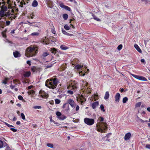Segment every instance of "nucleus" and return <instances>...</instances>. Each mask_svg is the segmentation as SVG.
I'll use <instances>...</instances> for the list:
<instances>
[{
    "instance_id": "393cba45",
    "label": "nucleus",
    "mask_w": 150,
    "mask_h": 150,
    "mask_svg": "<svg viewBox=\"0 0 150 150\" xmlns=\"http://www.w3.org/2000/svg\"><path fill=\"white\" fill-rule=\"evenodd\" d=\"M109 94L108 91H106L105 92V93L104 96V98L105 100L109 98Z\"/></svg>"
},
{
    "instance_id": "4c0bfd02",
    "label": "nucleus",
    "mask_w": 150,
    "mask_h": 150,
    "mask_svg": "<svg viewBox=\"0 0 150 150\" xmlns=\"http://www.w3.org/2000/svg\"><path fill=\"white\" fill-rule=\"evenodd\" d=\"M23 5H25V1H24V0H23V1L21 2L20 5L21 7H22L23 6Z\"/></svg>"
},
{
    "instance_id": "c03bdc74",
    "label": "nucleus",
    "mask_w": 150,
    "mask_h": 150,
    "mask_svg": "<svg viewBox=\"0 0 150 150\" xmlns=\"http://www.w3.org/2000/svg\"><path fill=\"white\" fill-rule=\"evenodd\" d=\"M122 45L121 44H120L118 45V46L117 47V48L118 50H120L122 49Z\"/></svg>"
},
{
    "instance_id": "6ab92c4d",
    "label": "nucleus",
    "mask_w": 150,
    "mask_h": 150,
    "mask_svg": "<svg viewBox=\"0 0 150 150\" xmlns=\"http://www.w3.org/2000/svg\"><path fill=\"white\" fill-rule=\"evenodd\" d=\"M80 100V101L81 102V104H82L84 102L85 100V99L83 98V96H81L79 98L77 99V100L78 101H79Z\"/></svg>"
},
{
    "instance_id": "13d9d810",
    "label": "nucleus",
    "mask_w": 150,
    "mask_h": 150,
    "mask_svg": "<svg viewBox=\"0 0 150 150\" xmlns=\"http://www.w3.org/2000/svg\"><path fill=\"white\" fill-rule=\"evenodd\" d=\"M146 148L150 149V144H147L146 146Z\"/></svg>"
},
{
    "instance_id": "473e14b6",
    "label": "nucleus",
    "mask_w": 150,
    "mask_h": 150,
    "mask_svg": "<svg viewBox=\"0 0 150 150\" xmlns=\"http://www.w3.org/2000/svg\"><path fill=\"white\" fill-rule=\"evenodd\" d=\"M50 51L52 53L55 54L56 53V49L55 48H51V49Z\"/></svg>"
},
{
    "instance_id": "b1692460",
    "label": "nucleus",
    "mask_w": 150,
    "mask_h": 150,
    "mask_svg": "<svg viewBox=\"0 0 150 150\" xmlns=\"http://www.w3.org/2000/svg\"><path fill=\"white\" fill-rule=\"evenodd\" d=\"M8 18V19L10 20V21H6L5 23H4V24H5V26L9 25L11 23V22L12 21H11L9 19V18Z\"/></svg>"
},
{
    "instance_id": "c756f323",
    "label": "nucleus",
    "mask_w": 150,
    "mask_h": 150,
    "mask_svg": "<svg viewBox=\"0 0 150 150\" xmlns=\"http://www.w3.org/2000/svg\"><path fill=\"white\" fill-rule=\"evenodd\" d=\"M64 27L65 30H69L70 27V26H69L67 24H66L64 25Z\"/></svg>"
},
{
    "instance_id": "1a4fd4ad",
    "label": "nucleus",
    "mask_w": 150,
    "mask_h": 150,
    "mask_svg": "<svg viewBox=\"0 0 150 150\" xmlns=\"http://www.w3.org/2000/svg\"><path fill=\"white\" fill-rule=\"evenodd\" d=\"M77 86L76 84H71L68 87V88L70 89L75 91L77 89Z\"/></svg>"
},
{
    "instance_id": "69168bd1",
    "label": "nucleus",
    "mask_w": 150,
    "mask_h": 150,
    "mask_svg": "<svg viewBox=\"0 0 150 150\" xmlns=\"http://www.w3.org/2000/svg\"><path fill=\"white\" fill-rule=\"evenodd\" d=\"M70 27H71L73 29H74L75 28L74 26L73 25L70 24Z\"/></svg>"
},
{
    "instance_id": "3c124183",
    "label": "nucleus",
    "mask_w": 150,
    "mask_h": 150,
    "mask_svg": "<svg viewBox=\"0 0 150 150\" xmlns=\"http://www.w3.org/2000/svg\"><path fill=\"white\" fill-rule=\"evenodd\" d=\"M32 35H35L37 36L39 35V33H33L31 34Z\"/></svg>"
},
{
    "instance_id": "603ef678",
    "label": "nucleus",
    "mask_w": 150,
    "mask_h": 150,
    "mask_svg": "<svg viewBox=\"0 0 150 150\" xmlns=\"http://www.w3.org/2000/svg\"><path fill=\"white\" fill-rule=\"evenodd\" d=\"M33 108L35 109H40L41 107L40 106H34Z\"/></svg>"
},
{
    "instance_id": "a211bd4d",
    "label": "nucleus",
    "mask_w": 150,
    "mask_h": 150,
    "mask_svg": "<svg viewBox=\"0 0 150 150\" xmlns=\"http://www.w3.org/2000/svg\"><path fill=\"white\" fill-rule=\"evenodd\" d=\"M99 103L98 101H96L93 103L91 106L93 109H95L96 107L98 105Z\"/></svg>"
},
{
    "instance_id": "39448f33",
    "label": "nucleus",
    "mask_w": 150,
    "mask_h": 150,
    "mask_svg": "<svg viewBox=\"0 0 150 150\" xmlns=\"http://www.w3.org/2000/svg\"><path fill=\"white\" fill-rule=\"evenodd\" d=\"M84 122L86 124L91 126L94 123L95 120L93 119L86 117L84 119Z\"/></svg>"
},
{
    "instance_id": "2eb2a0df",
    "label": "nucleus",
    "mask_w": 150,
    "mask_h": 150,
    "mask_svg": "<svg viewBox=\"0 0 150 150\" xmlns=\"http://www.w3.org/2000/svg\"><path fill=\"white\" fill-rule=\"evenodd\" d=\"M131 134L130 132H128L126 133L124 137L125 140H129L131 137Z\"/></svg>"
},
{
    "instance_id": "de8ad7c7",
    "label": "nucleus",
    "mask_w": 150,
    "mask_h": 150,
    "mask_svg": "<svg viewBox=\"0 0 150 150\" xmlns=\"http://www.w3.org/2000/svg\"><path fill=\"white\" fill-rule=\"evenodd\" d=\"M4 123L7 126L11 128V127H13L12 125H10L6 122H5Z\"/></svg>"
},
{
    "instance_id": "2f4dec72",
    "label": "nucleus",
    "mask_w": 150,
    "mask_h": 150,
    "mask_svg": "<svg viewBox=\"0 0 150 150\" xmlns=\"http://www.w3.org/2000/svg\"><path fill=\"white\" fill-rule=\"evenodd\" d=\"M24 77V79L25 78L26 79V78H27L28 77V72L27 71L25 72L23 74Z\"/></svg>"
},
{
    "instance_id": "412c9836",
    "label": "nucleus",
    "mask_w": 150,
    "mask_h": 150,
    "mask_svg": "<svg viewBox=\"0 0 150 150\" xmlns=\"http://www.w3.org/2000/svg\"><path fill=\"white\" fill-rule=\"evenodd\" d=\"M81 83L82 85V86L83 88H86V86L87 85V83L86 82L84 81L83 80H82V83Z\"/></svg>"
},
{
    "instance_id": "5701e85b",
    "label": "nucleus",
    "mask_w": 150,
    "mask_h": 150,
    "mask_svg": "<svg viewBox=\"0 0 150 150\" xmlns=\"http://www.w3.org/2000/svg\"><path fill=\"white\" fill-rule=\"evenodd\" d=\"M49 54L47 52H44L42 54L41 57L42 58H44V57L47 56Z\"/></svg>"
},
{
    "instance_id": "a878e982",
    "label": "nucleus",
    "mask_w": 150,
    "mask_h": 150,
    "mask_svg": "<svg viewBox=\"0 0 150 150\" xmlns=\"http://www.w3.org/2000/svg\"><path fill=\"white\" fill-rule=\"evenodd\" d=\"M60 48L62 50H66L69 48L68 47H67L64 45H61L60 46Z\"/></svg>"
},
{
    "instance_id": "680f3d73",
    "label": "nucleus",
    "mask_w": 150,
    "mask_h": 150,
    "mask_svg": "<svg viewBox=\"0 0 150 150\" xmlns=\"http://www.w3.org/2000/svg\"><path fill=\"white\" fill-rule=\"evenodd\" d=\"M141 119L139 117H138V116H137V118H136V120L137 122H139L140 121Z\"/></svg>"
},
{
    "instance_id": "9d476101",
    "label": "nucleus",
    "mask_w": 150,
    "mask_h": 150,
    "mask_svg": "<svg viewBox=\"0 0 150 150\" xmlns=\"http://www.w3.org/2000/svg\"><path fill=\"white\" fill-rule=\"evenodd\" d=\"M67 103L69 104L72 108H74L76 105L74 101L72 99H69L67 100Z\"/></svg>"
},
{
    "instance_id": "f257e3e1",
    "label": "nucleus",
    "mask_w": 150,
    "mask_h": 150,
    "mask_svg": "<svg viewBox=\"0 0 150 150\" xmlns=\"http://www.w3.org/2000/svg\"><path fill=\"white\" fill-rule=\"evenodd\" d=\"M98 122L96 127L97 130L101 132H105V131L107 129V125L104 121V118L102 117H100L97 120Z\"/></svg>"
},
{
    "instance_id": "c85d7f7f",
    "label": "nucleus",
    "mask_w": 150,
    "mask_h": 150,
    "mask_svg": "<svg viewBox=\"0 0 150 150\" xmlns=\"http://www.w3.org/2000/svg\"><path fill=\"white\" fill-rule=\"evenodd\" d=\"M58 118L60 120H64L66 118V117L64 115H61Z\"/></svg>"
},
{
    "instance_id": "6e6552de",
    "label": "nucleus",
    "mask_w": 150,
    "mask_h": 150,
    "mask_svg": "<svg viewBox=\"0 0 150 150\" xmlns=\"http://www.w3.org/2000/svg\"><path fill=\"white\" fill-rule=\"evenodd\" d=\"M34 88V87L33 86H29V94H31L33 97H34L35 95Z\"/></svg>"
},
{
    "instance_id": "c9c22d12",
    "label": "nucleus",
    "mask_w": 150,
    "mask_h": 150,
    "mask_svg": "<svg viewBox=\"0 0 150 150\" xmlns=\"http://www.w3.org/2000/svg\"><path fill=\"white\" fill-rule=\"evenodd\" d=\"M28 47L27 48L25 51V54L26 57H28Z\"/></svg>"
},
{
    "instance_id": "7c9ffc66",
    "label": "nucleus",
    "mask_w": 150,
    "mask_h": 150,
    "mask_svg": "<svg viewBox=\"0 0 150 150\" xmlns=\"http://www.w3.org/2000/svg\"><path fill=\"white\" fill-rule=\"evenodd\" d=\"M68 15L67 14L65 13L63 15V17L65 20H67L68 18Z\"/></svg>"
},
{
    "instance_id": "a19ab883",
    "label": "nucleus",
    "mask_w": 150,
    "mask_h": 150,
    "mask_svg": "<svg viewBox=\"0 0 150 150\" xmlns=\"http://www.w3.org/2000/svg\"><path fill=\"white\" fill-rule=\"evenodd\" d=\"M34 16L35 15L34 13H32L30 14V16H29V19L30 18H31V19H33Z\"/></svg>"
},
{
    "instance_id": "0e129e2a",
    "label": "nucleus",
    "mask_w": 150,
    "mask_h": 150,
    "mask_svg": "<svg viewBox=\"0 0 150 150\" xmlns=\"http://www.w3.org/2000/svg\"><path fill=\"white\" fill-rule=\"evenodd\" d=\"M52 66V64L51 65H47L46 67V68H49L51 67Z\"/></svg>"
},
{
    "instance_id": "864d4df0",
    "label": "nucleus",
    "mask_w": 150,
    "mask_h": 150,
    "mask_svg": "<svg viewBox=\"0 0 150 150\" xmlns=\"http://www.w3.org/2000/svg\"><path fill=\"white\" fill-rule=\"evenodd\" d=\"M93 18L96 20L97 21H100V19L98 18L97 17H96V16H94L93 17Z\"/></svg>"
},
{
    "instance_id": "aec40b11",
    "label": "nucleus",
    "mask_w": 150,
    "mask_h": 150,
    "mask_svg": "<svg viewBox=\"0 0 150 150\" xmlns=\"http://www.w3.org/2000/svg\"><path fill=\"white\" fill-rule=\"evenodd\" d=\"M134 46L138 52L140 53H142V51L137 45L135 44L134 45Z\"/></svg>"
},
{
    "instance_id": "f8f14e48",
    "label": "nucleus",
    "mask_w": 150,
    "mask_h": 150,
    "mask_svg": "<svg viewBox=\"0 0 150 150\" xmlns=\"http://www.w3.org/2000/svg\"><path fill=\"white\" fill-rule=\"evenodd\" d=\"M45 2L48 6L50 8H52L54 6L53 2L50 0H45Z\"/></svg>"
},
{
    "instance_id": "4468645a",
    "label": "nucleus",
    "mask_w": 150,
    "mask_h": 150,
    "mask_svg": "<svg viewBox=\"0 0 150 150\" xmlns=\"http://www.w3.org/2000/svg\"><path fill=\"white\" fill-rule=\"evenodd\" d=\"M63 108L65 110L67 111H69L70 109L69 108V105L68 103H65L64 104Z\"/></svg>"
},
{
    "instance_id": "423d86ee",
    "label": "nucleus",
    "mask_w": 150,
    "mask_h": 150,
    "mask_svg": "<svg viewBox=\"0 0 150 150\" xmlns=\"http://www.w3.org/2000/svg\"><path fill=\"white\" fill-rule=\"evenodd\" d=\"M39 94L41 97L45 99L49 97L48 92L42 90H41L40 91Z\"/></svg>"
},
{
    "instance_id": "4d7b16f0",
    "label": "nucleus",
    "mask_w": 150,
    "mask_h": 150,
    "mask_svg": "<svg viewBox=\"0 0 150 150\" xmlns=\"http://www.w3.org/2000/svg\"><path fill=\"white\" fill-rule=\"evenodd\" d=\"M141 62L143 63L144 64H145L146 63L144 59H142L141 60Z\"/></svg>"
},
{
    "instance_id": "774afa93",
    "label": "nucleus",
    "mask_w": 150,
    "mask_h": 150,
    "mask_svg": "<svg viewBox=\"0 0 150 150\" xmlns=\"http://www.w3.org/2000/svg\"><path fill=\"white\" fill-rule=\"evenodd\" d=\"M6 42H7L9 43H12V42L11 41L8 40L7 39H6Z\"/></svg>"
},
{
    "instance_id": "4be33fe9",
    "label": "nucleus",
    "mask_w": 150,
    "mask_h": 150,
    "mask_svg": "<svg viewBox=\"0 0 150 150\" xmlns=\"http://www.w3.org/2000/svg\"><path fill=\"white\" fill-rule=\"evenodd\" d=\"M38 5V2L36 0H34L32 3V6L33 7H37Z\"/></svg>"
},
{
    "instance_id": "8fccbe9b",
    "label": "nucleus",
    "mask_w": 150,
    "mask_h": 150,
    "mask_svg": "<svg viewBox=\"0 0 150 150\" xmlns=\"http://www.w3.org/2000/svg\"><path fill=\"white\" fill-rule=\"evenodd\" d=\"M21 117L22 118L23 120H25V116L24 115V114L23 113H21Z\"/></svg>"
},
{
    "instance_id": "49530a36",
    "label": "nucleus",
    "mask_w": 150,
    "mask_h": 150,
    "mask_svg": "<svg viewBox=\"0 0 150 150\" xmlns=\"http://www.w3.org/2000/svg\"><path fill=\"white\" fill-rule=\"evenodd\" d=\"M47 146L49 147L50 148H52L53 147V145L52 144L48 143L47 144Z\"/></svg>"
},
{
    "instance_id": "f03ea898",
    "label": "nucleus",
    "mask_w": 150,
    "mask_h": 150,
    "mask_svg": "<svg viewBox=\"0 0 150 150\" xmlns=\"http://www.w3.org/2000/svg\"><path fill=\"white\" fill-rule=\"evenodd\" d=\"M58 80L55 77H53L46 80L45 86L50 88L54 89L56 88L57 85Z\"/></svg>"
},
{
    "instance_id": "cd10ccee",
    "label": "nucleus",
    "mask_w": 150,
    "mask_h": 150,
    "mask_svg": "<svg viewBox=\"0 0 150 150\" xmlns=\"http://www.w3.org/2000/svg\"><path fill=\"white\" fill-rule=\"evenodd\" d=\"M4 22L0 21V28H3L5 27V24H4Z\"/></svg>"
},
{
    "instance_id": "ddd939ff",
    "label": "nucleus",
    "mask_w": 150,
    "mask_h": 150,
    "mask_svg": "<svg viewBox=\"0 0 150 150\" xmlns=\"http://www.w3.org/2000/svg\"><path fill=\"white\" fill-rule=\"evenodd\" d=\"M120 98V94L119 93H117L115 96V102L116 103H119Z\"/></svg>"
},
{
    "instance_id": "ea45409f",
    "label": "nucleus",
    "mask_w": 150,
    "mask_h": 150,
    "mask_svg": "<svg viewBox=\"0 0 150 150\" xmlns=\"http://www.w3.org/2000/svg\"><path fill=\"white\" fill-rule=\"evenodd\" d=\"M142 104V103L141 102H139L137 103L135 105L136 107H139Z\"/></svg>"
},
{
    "instance_id": "79ce46f5",
    "label": "nucleus",
    "mask_w": 150,
    "mask_h": 150,
    "mask_svg": "<svg viewBox=\"0 0 150 150\" xmlns=\"http://www.w3.org/2000/svg\"><path fill=\"white\" fill-rule=\"evenodd\" d=\"M4 146L3 142L1 140H0V148H2Z\"/></svg>"
},
{
    "instance_id": "58836bf2",
    "label": "nucleus",
    "mask_w": 150,
    "mask_h": 150,
    "mask_svg": "<svg viewBox=\"0 0 150 150\" xmlns=\"http://www.w3.org/2000/svg\"><path fill=\"white\" fill-rule=\"evenodd\" d=\"M55 103L56 104H59L60 102V100L58 99H56L55 100Z\"/></svg>"
},
{
    "instance_id": "9b49d317",
    "label": "nucleus",
    "mask_w": 150,
    "mask_h": 150,
    "mask_svg": "<svg viewBox=\"0 0 150 150\" xmlns=\"http://www.w3.org/2000/svg\"><path fill=\"white\" fill-rule=\"evenodd\" d=\"M59 6L62 8H64L69 11H71V9L70 7L64 5L63 3L60 4H59Z\"/></svg>"
},
{
    "instance_id": "7ed1b4c3",
    "label": "nucleus",
    "mask_w": 150,
    "mask_h": 150,
    "mask_svg": "<svg viewBox=\"0 0 150 150\" xmlns=\"http://www.w3.org/2000/svg\"><path fill=\"white\" fill-rule=\"evenodd\" d=\"M11 12L10 10H8L6 13H5V11L3 10L0 11V16L1 17H4L5 20H6V18H9L11 21H12L13 19H14L16 17L15 15H14L13 13L11 14V12L13 13L14 10L12 8H11Z\"/></svg>"
},
{
    "instance_id": "052dcab7",
    "label": "nucleus",
    "mask_w": 150,
    "mask_h": 150,
    "mask_svg": "<svg viewBox=\"0 0 150 150\" xmlns=\"http://www.w3.org/2000/svg\"><path fill=\"white\" fill-rule=\"evenodd\" d=\"M148 121L147 120L144 121V120H143L142 119H141V120H140V121H139V122H141L142 123H144L145 122H147Z\"/></svg>"
},
{
    "instance_id": "5fc2aeb1",
    "label": "nucleus",
    "mask_w": 150,
    "mask_h": 150,
    "mask_svg": "<svg viewBox=\"0 0 150 150\" xmlns=\"http://www.w3.org/2000/svg\"><path fill=\"white\" fill-rule=\"evenodd\" d=\"M18 98L19 100H22L23 99V97L22 96H20V95L19 96H18Z\"/></svg>"
},
{
    "instance_id": "e2e57ef3",
    "label": "nucleus",
    "mask_w": 150,
    "mask_h": 150,
    "mask_svg": "<svg viewBox=\"0 0 150 150\" xmlns=\"http://www.w3.org/2000/svg\"><path fill=\"white\" fill-rule=\"evenodd\" d=\"M11 129L12 131H13L14 132H15L17 131V129H14V128H12L11 127Z\"/></svg>"
},
{
    "instance_id": "09e8293b",
    "label": "nucleus",
    "mask_w": 150,
    "mask_h": 150,
    "mask_svg": "<svg viewBox=\"0 0 150 150\" xmlns=\"http://www.w3.org/2000/svg\"><path fill=\"white\" fill-rule=\"evenodd\" d=\"M31 70L33 72H34L36 71V68L35 67H33L31 68Z\"/></svg>"
},
{
    "instance_id": "0eeeda50",
    "label": "nucleus",
    "mask_w": 150,
    "mask_h": 150,
    "mask_svg": "<svg viewBox=\"0 0 150 150\" xmlns=\"http://www.w3.org/2000/svg\"><path fill=\"white\" fill-rule=\"evenodd\" d=\"M131 75L136 79L138 80L146 81L147 79L145 77L137 75L135 74H131Z\"/></svg>"
},
{
    "instance_id": "72a5a7b5",
    "label": "nucleus",
    "mask_w": 150,
    "mask_h": 150,
    "mask_svg": "<svg viewBox=\"0 0 150 150\" xmlns=\"http://www.w3.org/2000/svg\"><path fill=\"white\" fill-rule=\"evenodd\" d=\"M104 108L103 105L102 104L100 105V109L103 112H104L105 111V110L104 109Z\"/></svg>"
},
{
    "instance_id": "f704fd0d",
    "label": "nucleus",
    "mask_w": 150,
    "mask_h": 150,
    "mask_svg": "<svg viewBox=\"0 0 150 150\" xmlns=\"http://www.w3.org/2000/svg\"><path fill=\"white\" fill-rule=\"evenodd\" d=\"M51 32L53 34H56V32L55 30L54 27L53 26L52 28L51 29Z\"/></svg>"
},
{
    "instance_id": "e433bc0d",
    "label": "nucleus",
    "mask_w": 150,
    "mask_h": 150,
    "mask_svg": "<svg viewBox=\"0 0 150 150\" xmlns=\"http://www.w3.org/2000/svg\"><path fill=\"white\" fill-rule=\"evenodd\" d=\"M128 100V98L127 97L124 98L122 100V102L123 103H125Z\"/></svg>"
},
{
    "instance_id": "f3484780",
    "label": "nucleus",
    "mask_w": 150,
    "mask_h": 150,
    "mask_svg": "<svg viewBox=\"0 0 150 150\" xmlns=\"http://www.w3.org/2000/svg\"><path fill=\"white\" fill-rule=\"evenodd\" d=\"M13 54L14 57L16 58L20 57L21 56V54L20 53L17 51L13 52Z\"/></svg>"
},
{
    "instance_id": "bf43d9fd",
    "label": "nucleus",
    "mask_w": 150,
    "mask_h": 150,
    "mask_svg": "<svg viewBox=\"0 0 150 150\" xmlns=\"http://www.w3.org/2000/svg\"><path fill=\"white\" fill-rule=\"evenodd\" d=\"M79 105H77L76 106V109H75V110L76 111H78L79 110Z\"/></svg>"
},
{
    "instance_id": "37998d69",
    "label": "nucleus",
    "mask_w": 150,
    "mask_h": 150,
    "mask_svg": "<svg viewBox=\"0 0 150 150\" xmlns=\"http://www.w3.org/2000/svg\"><path fill=\"white\" fill-rule=\"evenodd\" d=\"M8 80V78H5L4 80L3 81L2 83L4 84H6L7 83V81Z\"/></svg>"
},
{
    "instance_id": "dca6fc26",
    "label": "nucleus",
    "mask_w": 150,
    "mask_h": 150,
    "mask_svg": "<svg viewBox=\"0 0 150 150\" xmlns=\"http://www.w3.org/2000/svg\"><path fill=\"white\" fill-rule=\"evenodd\" d=\"M75 68L77 69H81L82 68H84L85 69H86V65H82V66H81L79 64L76 65L75 67Z\"/></svg>"
},
{
    "instance_id": "bb28decb",
    "label": "nucleus",
    "mask_w": 150,
    "mask_h": 150,
    "mask_svg": "<svg viewBox=\"0 0 150 150\" xmlns=\"http://www.w3.org/2000/svg\"><path fill=\"white\" fill-rule=\"evenodd\" d=\"M1 9V10H3L4 11H6L7 10V8L6 6L4 5H2V6Z\"/></svg>"
},
{
    "instance_id": "6e6d98bb",
    "label": "nucleus",
    "mask_w": 150,
    "mask_h": 150,
    "mask_svg": "<svg viewBox=\"0 0 150 150\" xmlns=\"http://www.w3.org/2000/svg\"><path fill=\"white\" fill-rule=\"evenodd\" d=\"M67 93L70 95H72L73 94V92L71 90H69L67 92Z\"/></svg>"
},
{
    "instance_id": "20e7f679",
    "label": "nucleus",
    "mask_w": 150,
    "mask_h": 150,
    "mask_svg": "<svg viewBox=\"0 0 150 150\" xmlns=\"http://www.w3.org/2000/svg\"><path fill=\"white\" fill-rule=\"evenodd\" d=\"M29 49V57L35 56L38 53V48L36 46H31Z\"/></svg>"
},
{
    "instance_id": "a18cd8bd",
    "label": "nucleus",
    "mask_w": 150,
    "mask_h": 150,
    "mask_svg": "<svg viewBox=\"0 0 150 150\" xmlns=\"http://www.w3.org/2000/svg\"><path fill=\"white\" fill-rule=\"evenodd\" d=\"M56 114L58 118L59 117L61 116L62 114L60 112L57 111L56 112Z\"/></svg>"
},
{
    "instance_id": "338daca9",
    "label": "nucleus",
    "mask_w": 150,
    "mask_h": 150,
    "mask_svg": "<svg viewBox=\"0 0 150 150\" xmlns=\"http://www.w3.org/2000/svg\"><path fill=\"white\" fill-rule=\"evenodd\" d=\"M15 30H13L11 31V34H13L14 33Z\"/></svg>"
}]
</instances>
